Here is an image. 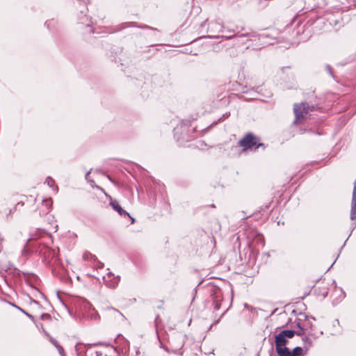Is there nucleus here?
Returning <instances> with one entry per match:
<instances>
[{
  "label": "nucleus",
  "instance_id": "f257e3e1",
  "mask_svg": "<svg viewBox=\"0 0 356 356\" xmlns=\"http://www.w3.org/2000/svg\"><path fill=\"white\" fill-rule=\"evenodd\" d=\"M52 242L51 235L43 229H38L27 241L22 250L24 255H27L29 247L33 246V248L39 254L45 258L55 257L57 256L56 250L49 249L48 245Z\"/></svg>",
  "mask_w": 356,
  "mask_h": 356
},
{
  "label": "nucleus",
  "instance_id": "f03ea898",
  "mask_svg": "<svg viewBox=\"0 0 356 356\" xmlns=\"http://www.w3.org/2000/svg\"><path fill=\"white\" fill-rule=\"evenodd\" d=\"M298 327L300 330L296 332L297 335H302L304 334L305 328L301 326L300 322L297 323ZM295 334V332L293 330H285L280 332L279 334L275 335V347L276 351L279 356L284 355L286 353H288V348L285 346L286 344V338L291 339Z\"/></svg>",
  "mask_w": 356,
  "mask_h": 356
},
{
  "label": "nucleus",
  "instance_id": "7ed1b4c3",
  "mask_svg": "<svg viewBox=\"0 0 356 356\" xmlns=\"http://www.w3.org/2000/svg\"><path fill=\"white\" fill-rule=\"evenodd\" d=\"M309 112V106H306L305 103L296 104L294 105V113L296 115V120L294 123H298L305 118L308 114Z\"/></svg>",
  "mask_w": 356,
  "mask_h": 356
},
{
  "label": "nucleus",
  "instance_id": "20e7f679",
  "mask_svg": "<svg viewBox=\"0 0 356 356\" xmlns=\"http://www.w3.org/2000/svg\"><path fill=\"white\" fill-rule=\"evenodd\" d=\"M240 146L245 149H250L255 146L257 143V138L252 134H247L238 142Z\"/></svg>",
  "mask_w": 356,
  "mask_h": 356
},
{
  "label": "nucleus",
  "instance_id": "39448f33",
  "mask_svg": "<svg viewBox=\"0 0 356 356\" xmlns=\"http://www.w3.org/2000/svg\"><path fill=\"white\" fill-rule=\"evenodd\" d=\"M331 297L333 303L338 304L345 298L346 293L341 288H338L336 286Z\"/></svg>",
  "mask_w": 356,
  "mask_h": 356
},
{
  "label": "nucleus",
  "instance_id": "423d86ee",
  "mask_svg": "<svg viewBox=\"0 0 356 356\" xmlns=\"http://www.w3.org/2000/svg\"><path fill=\"white\" fill-rule=\"evenodd\" d=\"M350 219L352 220H356V179L354 182V188L351 202Z\"/></svg>",
  "mask_w": 356,
  "mask_h": 356
},
{
  "label": "nucleus",
  "instance_id": "0eeeda50",
  "mask_svg": "<svg viewBox=\"0 0 356 356\" xmlns=\"http://www.w3.org/2000/svg\"><path fill=\"white\" fill-rule=\"evenodd\" d=\"M110 204L112 207V208L115 211H116L120 216H127L131 219V223L134 222V219L131 218L129 216V214L120 207V205L116 200L111 201Z\"/></svg>",
  "mask_w": 356,
  "mask_h": 356
},
{
  "label": "nucleus",
  "instance_id": "6e6552de",
  "mask_svg": "<svg viewBox=\"0 0 356 356\" xmlns=\"http://www.w3.org/2000/svg\"><path fill=\"white\" fill-rule=\"evenodd\" d=\"M111 276H112V275L111 273H108L107 275V277H104V279L105 282L108 286H109L111 288H114L118 284V283L120 282V277H113L112 280H109L108 279Z\"/></svg>",
  "mask_w": 356,
  "mask_h": 356
},
{
  "label": "nucleus",
  "instance_id": "1a4fd4ad",
  "mask_svg": "<svg viewBox=\"0 0 356 356\" xmlns=\"http://www.w3.org/2000/svg\"><path fill=\"white\" fill-rule=\"evenodd\" d=\"M221 28L220 24L218 22H211L209 23L208 30L210 32H218L220 31Z\"/></svg>",
  "mask_w": 356,
  "mask_h": 356
},
{
  "label": "nucleus",
  "instance_id": "9d476101",
  "mask_svg": "<svg viewBox=\"0 0 356 356\" xmlns=\"http://www.w3.org/2000/svg\"><path fill=\"white\" fill-rule=\"evenodd\" d=\"M302 348L301 347H296L292 352L288 348V353L282 356H300L302 355Z\"/></svg>",
  "mask_w": 356,
  "mask_h": 356
},
{
  "label": "nucleus",
  "instance_id": "9b49d317",
  "mask_svg": "<svg viewBox=\"0 0 356 356\" xmlns=\"http://www.w3.org/2000/svg\"><path fill=\"white\" fill-rule=\"evenodd\" d=\"M83 259L85 261H90L91 263H94L96 261L97 257L89 252H85L83 254Z\"/></svg>",
  "mask_w": 356,
  "mask_h": 356
},
{
  "label": "nucleus",
  "instance_id": "f8f14e48",
  "mask_svg": "<svg viewBox=\"0 0 356 356\" xmlns=\"http://www.w3.org/2000/svg\"><path fill=\"white\" fill-rule=\"evenodd\" d=\"M42 204L45 207L46 210L43 211V213H47L49 210L51 209L52 206V200L51 198L45 199L42 201Z\"/></svg>",
  "mask_w": 356,
  "mask_h": 356
},
{
  "label": "nucleus",
  "instance_id": "ddd939ff",
  "mask_svg": "<svg viewBox=\"0 0 356 356\" xmlns=\"http://www.w3.org/2000/svg\"><path fill=\"white\" fill-rule=\"evenodd\" d=\"M49 340L51 342V343L58 350L60 353H61L63 350V348L59 346L58 341L56 339L50 338Z\"/></svg>",
  "mask_w": 356,
  "mask_h": 356
},
{
  "label": "nucleus",
  "instance_id": "4468645a",
  "mask_svg": "<svg viewBox=\"0 0 356 356\" xmlns=\"http://www.w3.org/2000/svg\"><path fill=\"white\" fill-rule=\"evenodd\" d=\"M47 182L49 186H52L53 184H54V180H52L51 179H47Z\"/></svg>",
  "mask_w": 356,
  "mask_h": 356
},
{
  "label": "nucleus",
  "instance_id": "2eb2a0df",
  "mask_svg": "<svg viewBox=\"0 0 356 356\" xmlns=\"http://www.w3.org/2000/svg\"><path fill=\"white\" fill-rule=\"evenodd\" d=\"M183 346V342L182 341H180V343H179V345L176 347V350H179L182 348Z\"/></svg>",
  "mask_w": 356,
  "mask_h": 356
},
{
  "label": "nucleus",
  "instance_id": "dca6fc26",
  "mask_svg": "<svg viewBox=\"0 0 356 356\" xmlns=\"http://www.w3.org/2000/svg\"><path fill=\"white\" fill-rule=\"evenodd\" d=\"M321 295H322V296H323V298H325V297L327 295V289H325V291H324L323 292H322V294H321Z\"/></svg>",
  "mask_w": 356,
  "mask_h": 356
},
{
  "label": "nucleus",
  "instance_id": "f3484780",
  "mask_svg": "<svg viewBox=\"0 0 356 356\" xmlns=\"http://www.w3.org/2000/svg\"><path fill=\"white\" fill-rule=\"evenodd\" d=\"M89 173H90V172H87L86 175V179H88Z\"/></svg>",
  "mask_w": 356,
  "mask_h": 356
},
{
  "label": "nucleus",
  "instance_id": "a211bd4d",
  "mask_svg": "<svg viewBox=\"0 0 356 356\" xmlns=\"http://www.w3.org/2000/svg\"><path fill=\"white\" fill-rule=\"evenodd\" d=\"M259 240H261V243L264 244V240L262 238V236H259Z\"/></svg>",
  "mask_w": 356,
  "mask_h": 356
},
{
  "label": "nucleus",
  "instance_id": "6ab92c4d",
  "mask_svg": "<svg viewBox=\"0 0 356 356\" xmlns=\"http://www.w3.org/2000/svg\"><path fill=\"white\" fill-rule=\"evenodd\" d=\"M206 22H207V20H206V21H204V22H202V23L201 24V26H204V24H206Z\"/></svg>",
  "mask_w": 356,
  "mask_h": 356
},
{
  "label": "nucleus",
  "instance_id": "aec40b11",
  "mask_svg": "<svg viewBox=\"0 0 356 356\" xmlns=\"http://www.w3.org/2000/svg\"><path fill=\"white\" fill-rule=\"evenodd\" d=\"M85 17H86V22H87L88 21H89V20H88V17L85 16Z\"/></svg>",
  "mask_w": 356,
  "mask_h": 356
},
{
  "label": "nucleus",
  "instance_id": "412c9836",
  "mask_svg": "<svg viewBox=\"0 0 356 356\" xmlns=\"http://www.w3.org/2000/svg\"><path fill=\"white\" fill-rule=\"evenodd\" d=\"M261 145H262V144H259V145L256 147V148H258V147H259V146H261Z\"/></svg>",
  "mask_w": 356,
  "mask_h": 356
},
{
  "label": "nucleus",
  "instance_id": "4be33fe9",
  "mask_svg": "<svg viewBox=\"0 0 356 356\" xmlns=\"http://www.w3.org/2000/svg\"><path fill=\"white\" fill-rule=\"evenodd\" d=\"M328 69H329L330 73H332V71H330V68L328 67Z\"/></svg>",
  "mask_w": 356,
  "mask_h": 356
}]
</instances>
